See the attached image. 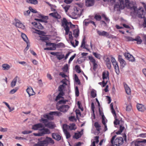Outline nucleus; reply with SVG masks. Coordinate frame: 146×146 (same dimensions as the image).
Listing matches in <instances>:
<instances>
[{"label":"nucleus","mask_w":146,"mask_h":146,"mask_svg":"<svg viewBox=\"0 0 146 146\" xmlns=\"http://www.w3.org/2000/svg\"><path fill=\"white\" fill-rule=\"evenodd\" d=\"M118 60L120 64L121 67L123 68L126 64V62L122 58L121 56L119 55L118 56Z\"/></svg>","instance_id":"obj_14"},{"label":"nucleus","mask_w":146,"mask_h":146,"mask_svg":"<svg viewBox=\"0 0 146 146\" xmlns=\"http://www.w3.org/2000/svg\"><path fill=\"white\" fill-rule=\"evenodd\" d=\"M79 30L78 29H75L74 30L73 34L74 37H77L79 36Z\"/></svg>","instance_id":"obj_35"},{"label":"nucleus","mask_w":146,"mask_h":146,"mask_svg":"<svg viewBox=\"0 0 146 146\" xmlns=\"http://www.w3.org/2000/svg\"><path fill=\"white\" fill-rule=\"evenodd\" d=\"M74 80L75 82H77L78 84H80V80L76 74L74 75Z\"/></svg>","instance_id":"obj_47"},{"label":"nucleus","mask_w":146,"mask_h":146,"mask_svg":"<svg viewBox=\"0 0 146 146\" xmlns=\"http://www.w3.org/2000/svg\"><path fill=\"white\" fill-rule=\"evenodd\" d=\"M75 68L76 70V72L78 73H80L81 72V70L80 67L78 65H76L75 66Z\"/></svg>","instance_id":"obj_49"},{"label":"nucleus","mask_w":146,"mask_h":146,"mask_svg":"<svg viewBox=\"0 0 146 146\" xmlns=\"http://www.w3.org/2000/svg\"><path fill=\"white\" fill-rule=\"evenodd\" d=\"M66 135V138L67 139L69 138L70 137L71 135L69 132L67 131H66L65 132H64Z\"/></svg>","instance_id":"obj_51"},{"label":"nucleus","mask_w":146,"mask_h":146,"mask_svg":"<svg viewBox=\"0 0 146 146\" xmlns=\"http://www.w3.org/2000/svg\"><path fill=\"white\" fill-rule=\"evenodd\" d=\"M39 121L40 122H42V123H44V126H45V124H46L48 122V120L47 119H45L43 118H42L40 119Z\"/></svg>","instance_id":"obj_42"},{"label":"nucleus","mask_w":146,"mask_h":146,"mask_svg":"<svg viewBox=\"0 0 146 146\" xmlns=\"http://www.w3.org/2000/svg\"><path fill=\"white\" fill-rule=\"evenodd\" d=\"M45 126L50 129H53L55 127V126L53 122L50 121L48 122L46 124H45Z\"/></svg>","instance_id":"obj_24"},{"label":"nucleus","mask_w":146,"mask_h":146,"mask_svg":"<svg viewBox=\"0 0 146 146\" xmlns=\"http://www.w3.org/2000/svg\"><path fill=\"white\" fill-rule=\"evenodd\" d=\"M32 23L35 27L38 29H42L44 28L41 24L39 23L35 22Z\"/></svg>","instance_id":"obj_20"},{"label":"nucleus","mask_w":146,"mask_h":146,"mask_svg":"<svg viewBox=\"0 0 146 146\" xmlns=\"http://www.w3.org/2000/svg\"><path fill=\"white\" fill-rule=\"evenodd\" d=\"M69 128L71 130H75L77 128L75 124L74 123H70L69 125Z\"/></svg>","instance_id":"obj_33"},{"label":"nucleus","mask_w":146,"mask_h":146,"mask_svg":"<svg viewBox=\"0 0 146 146\" xmlns=\"http://www.w3.org/2000/svg\"><path fill=\"white\" fill-rule=\"evenodd\" d=\"M138 137L141 138H145L146 137V133H142L139 135Z\"/></svg>","instance_id":"obj_64"},{"label":"nucleus","mask_w":146,"mask_h":146,"mask_svg":"<svg viewBox=\"0 0 146 146\" xmlns=\"http://www.w3.org/2000/svg\"><path fill=\"white\" fill-rule=\"evenodd\" d=\"M105 119V117L104 115H102V122L104 125L106 124Z\"/></svg>","instance_id":"obj_62"},{"label":"nucleus","mask_w":146,"mask_h":146,"mask_svg":"<svg viewBox=\"0 0 146 146\" xmlns=\"http://www.w3.org/2000/svg\"><path fill=\"white\" fill-rule=\"evenodd\" d=\"M15 25L17 27L23 29H24L25 28V26L21 23L20 21L17 22L16 23Z\"/></svg>","instance_id":"obj_29"},{"label":"nucleus","mask_w":146,"mask_h":146,"mask_svg":"<svg viewBox=\"0 0 146 146\" xmlns=\"http://www.w3.org/2000/svg\"><path fill=\"white\" fill-rule=\"evenodd\" d=\"M76 54H74L73 56H72L71 57H70L69 61L68 63H69L73 60V59L76 56Z\"/></svg>","instance_id":"obj_63"},{"label":"nucleus","mask_w":146,"mask_h":146,"mask_svg":"<svg viewBox=\"0 0 146 146\" xmlns=\"http://www.w3.org/2000/svg\"><path fill=\"white\" fill-rule=\"evenodd\" d=\"M94 18L97 21H100L102 19V17L100 15H95Z\"/></svg>","instance_id":"obj_53"},{"label":"nucleus","mask_w":146,"mask_h":146,"mask_svg":"<svg viewBox=\"0 0 146 146\" xmlns=\"http://www.w3.org/2000/svg\"><path fill=\"white\" fill-rule=\"evenodd\" d=\"M146 143V139H143L142 141H137L135 142V146H144V144Z\"/></svg>","instance_id":"obj_16"},{"label":"nucleus","mask_w":146,"mask_h":146,"mask_svg":"<svg viewBox=\"0 0 146 146\" xmlns=\"http://www.w3.org/2000/svg\"><path fill=\"white\" fill-rule=\"evenodd\" d=\"M49 41L48 40V41L46 42V45L47 46H51L50 47L51 48H53L54 47L55 48V50L56 48V45L55 43H51L49 42Z\"/></svg>","instance_id":"obj_31"},{"label":"nucleus","mask_w":146,"mask_h":146,"mask_svg":"<svg viewBox=\"0 0 146 146\" xmlns=\"http://www.w3.org/2000/svg\"><path fill=\"white\" fill-rule=\"evenodd\" d=\"M137 110L139 111H143L145 110V108L142 104H138L137 105Z\"/></svg>","instance_id":"obj_26"},{"label":"nucleus","mask_w":146,"mask_h":146,"mask_svg":"<svg viewBox=\"0 0 146 146\" xmlns=\"http://www.w3.org/2000/svg\"><path fill=\"white\" fill-rule=\"evenodd\" d=\"M125 2L126 7L131 11V15L133 14L139 18L144 17V11L143 8L140 7L137 9L136 4L133 2H130L129 0H125Z\"/></svg>","instance_id":"obj_1"},{"label":"nucleus","mask_w":146,"mask_h":146,"mask_svg":"<svg viewBox=\"0 0 146 146\" xmlns=\"http://www.w3.org/2000/svg\"><path fill=\"white\" fill-rule=\"evenodd\" d=\"M85 2V5L87 7H91L94 5L95 0H86Z\"/></svg>","instance_id":"obj_18"},{"label":"nucleus","mask_w":146,"mask_h":146,"mask_svg":"<svg viewBox=\"0 0 146 146\" xmlns=\"http://www.w3.org/2000/svg\"><path fill=\"white\" fill-rule=\"evenodd\" d=\"M115 118V120L114 121V124L115 125H117L118 124L120 125L121 123H124L123 121L121 120V119H120V120H119L118 119H117L116 118V116L114 117Z\"/></svg>","instance_id":"obj_28"},{"label":"nucleus","mask_w":146,"mask_h":146,"mask_svg":"<svg viewBox=\"0 0 146 146\" xmlns=\"http://www.w3.org/2000/svg\"><path fill=\"white\" fill-rule=\"evenodd\" d=\"M30 13V11L28 10L27 11H24L23 12L24 15L25 16H27L29 15Z\"/></svg>","instance_id":"obj_59"},{"label":"nucleus","mask_w":146,"mask_h":146,"mask_svg":"<svg viewBox=\"0 0 146 146\" xmlns=\"http://www.w3.org/2000/svg\"><path fill=\"white\" fill-rule=\"evenodd\" d=\"M68 66L67 64L65 65L64 67L62 68V70L64 72H67L68 69Z\"/></svg>","instance_id":"obj_54"},{"label":"nucleus","mask_w":146,"mask_h":146,"mask_svg":"<svg viewBox=\"0 0 146 146\" xmlns=\"http://www.w3.org/2000/svg\"><path fill=\"white\" fill-rule=\"evenodd\" d=\"M26 1L28 3L34 5L37 4L38 3V1L37 0H27Z\"/></svg>","instance_id":"obj_38"},{"label":"nucleus","mask_w":146,"mask_h":146,"mask_svg":"<svg viewBox=\"0 0 146 146\" xmlns=\"http://www.w3.org/2000/svg\"><path fill=\"white\" fill-rule=\"evenodd\" d=\"M64 94V93L63 92H59L56 98L55 99L56 101H57L59 100L61 98H63L62 96H63Z\"/></svg>","instance_id":"obj_36"},{"label":"nucleus","mask_w":146,"mask_h":146,"mask_svg":"<svg viewBox=\"0 0 146 146\" xmlns=\"http://www.w3.org/2000/svg\"><path fill=\"white\" fill-rule=\"evenodd\" d=\"M125 57L127 58L128 60L129 61L132 62H134L135 61V58L133 56L128 53H125L124 54Z\"/></svg>","instance_id":"obj_13"},{"label":"nucleus","mask_w":146,"mask_h":146,"mask_svg":"<svg viewBox=\"0 0 146 146\" xmlns=\"http://www.w3.org/2000/svg\"><path fill=\"white\" fill-rule=\"evenodd\" d=\"M124 87L126 93L128 95H130L131 94V90L130 88L126 84H124Z\"/></svg>","instance_id":"obj_30"},{"label":"nucleus","mask_w":146,"mask_h":146,"mask_svg":"<svg viewBox=\"0 0 146 146\" xmlns=\"http://www.w3.org/2000/svg\"><path fill=\"white\" fill-rule=\"evenodd\" d=\"M40 39L42 41L46 43V42L48 41V40H49L48 38L45 37H41Z\"/></svg>","instance_id":"obj_48"},{"label":"nucleus","mask_w":146,"mask_h":146,"mask_svg":"<svg viewBox=\"0 0 146 146\" xmlns=\"http://www.w3.org/2000/svg\"><path fill=\"white\" fill-rule=\"evenodd\" d=\"M74 11L72 13V15L74 18L76 19L80 16L82 12V10L79 8L76 7L74 8Z\"/></svg>","instance_id":"obj_6"},{"label":"nucleus","mask_w":146,"mask_h":146,"mask_svg":"<svg viewBox=\"0 0 146 146\" xmlns=\"http://www.w3.org/2000/svg\"><path fill=\"white\" fill-rule=\"evenodd\" d=\"M21 37L26 42H28V39L27 36L24 33H22L21 34Z\"/></svg>","instance_id":"obj_43"},{"label":"nucleus","mask_w":146,"mask_h":146,"mask_svg":"<svg viewBox=\"0 0 146 146\" xmlns=\"http://www.w3.org/2000/svg\"><path fill=\"white\" fill-rule=\"evenodd\" d=\"M93 55L95 56V57L97 58L100 59L101 56L100 54L96 52H92Z\"/></svg>","instance_id":"obj_41"},{"label":"nucleus","mask_w":146,"mask_h":146,"mask_svg":"<svg viewBox=\"0 0 146 146\" xmlns=\"http://www.w3.org/2000/svg\"><path fill=\"white\" fill-rule=\"evenodd\" d=\"M75 92L76 96L77 97L79 95V92L77 86H76L75 87Z\"/></svg>","instance_id":"obj_50"},{"label":"nucleus","mask_w":146,"mask_h":146,"mask_svg":"<svg viewBox=\"0 0 146 146\" xmlns=\"http://www.w3.org/2000/svg\"><path fill=\"white\" fill-rule=\"evenodd\" d=\"M41 18L42 19H35V20L36 21H38L41 22H44L45 23H47V20L48 19V16H44L42 15H41Z\"/></svg>","instance_id":"obj_23"},{"label":"nucleus","mask_w":146,"mask_h":146,"mask_svg":"<svg viewBox=\"0 0 146 146\" xmlns=\"http://www.w3.org/2000/svg\"><path fill=\"white\" fill-rule=\"evenodd\" d=\"M69 128V126L67 125L66 124H64L63 125L62 128L63 129V132H65L67 131V129Z\"/></svg>","instance_id":"obj_45"},{"label":"nucleus","mask_w":146,"mask_h":146,"mask_svg":"<svg viewBox=\"0 0 146 146\" xmlns=\"http://www.w3.org/2000/svg\"><path fill=\"white\" fill-rule=\"evenodd\" d=\"M45 146H47L49 144L53 145L54 143V141L50 137H46L45 139L42 141Z\"/></svg>","instance_id":"obj_8"},{"label":"nucleus","mask_w":146,"mask_h":146,"mask_svg":"<svg viewBox=\"0 0 146 146\" xmlns=\"http://www.w3.org/2000/svg\"><path fill=\"white\" fill-rule=\"evenodd\" d=\"M116 137V136L115 135L112 137L111 141V142L112 144L114 143L116 146H119L123 143V139L122 137H119L115 140L114 142V140Z\"/></svg>","instance_id":"obj_2"},{"label":"nucleus","mask_w":146,"mask_h":146,"mask_svg":"<svg viewBox=\"0 0 146 146\" xmlns=\"http://www.w3.org/2000/svg\"><path fill=\"white\" fill-rule=\"evenodd\" d=\"M97 33L99 36H105L109 38H111V35H110L109 33L105 31H101L99 30H97Z\"/></svg>","instance_id":"obj_11"},{"label":"nucleus","mask_w":146,"mask_h":146,"mask_svg":"<svg viewBox=\"0 0 146 146\" xmlns=\"http://www.w3.org/2000/svg\"><path fill=\"white\" fill-rule=\"evenodd\" d=\"M2 69L3 70L7 71L9 70L11 66L5 63L2 64L1 66Z\"/></svg>","instance_id":"obj_25"},{"label":"nucleus","mask_w":146,"mask_h":146,"mask_svg":"<svg viewBox=\"0 0 146 146\" xmlns=\"http://www.w3.org/2000/svg\"><path fill=\"white\" fill-rule=\"evenodd\" d=\"M124 7V5L121 4L119 2L116 3L114 6V9L117 11H119L121 9H123Z\"/></svg>","instance_id":"obj_12"},{"label":"nucleus","mask_w":146,"mask_h":146,"mask_svg":"<svg viewBox=\"0 0 146 146\" xmlns=\"http://www.w3.org/2000/svg\"><path fill=\"white\" fill-rule=\"evenodd\" d=\"M86 39L85 38H84L82 40L81 43V45L80 47H83V48L85 49L88 51H89V49L87 48V47L85 46L86 42H85Z\"/></svg>","instance_id":"obj_32"},{"label":"nucleus","mask_w":146,"mask_h":146,"mask_svg":"<svg viewBox=\"0 0 146 146\" xmlns=\"http://www.w3.org/2000/svg\"><path fill=\"white\" fill-rule=\"evenodd\" d=\"M26 91L29 96L33 95L35 94L32 88L31 87H28L26 90Z\"/></svg>","instance_id":"obj_19"},{"label":"nucleus","mask_w":146,"mask_h":146,"mask_svg":"<svg viewBox=\"0 0 146 146\" xmlns=\"http://www.w3.org/2000/svg\"><path fill=\"white\" fill-rule=\"evenodd\" d=\"M132 109V106L131 104L127 105L126 107V110L127 111H130Z\"/></svg>","instance_id":"obj_55"},{"label":"nucleus","mask_w":146,"mask_h":146,"mask_svg":"<svg viewBox=\"0 0 146 146\" xmlns=\"http://www.w3.org/2000/svg\"><path fill=\"white\" fill-rule=\"evenodd\" d=\"M106 65L108 68L110 69L111 68V64L110 61L106 62Z\"/></svg>","instance_id":"obj_60"},{"label":"nucleus","mask_w":146,"mask_h":146,"mask_svg":"<svg viewBox=\"0 0 146 146\" xmlns=\"http://www.w3.org/2000/svg\"><path fill=\"white\" fill-rule=\"evenodd\" d=\"M42 128V129H39L40 132L38 133H34L33 135L35 136H42L45 134H48L50 133V131L48 129L45 128L44 127Z\"/></svg>","instance_id":"obj_3"},{"label":"nucleus","mask_w":146,"mask_h":146,"mask_svg":"<svg viewBox=\"0 0 146 146\" xmlns=\"http://www.w3.org/2000/svg\"><path fill=\"white\" fill-rule=\"evenodd\" d=\"M65 86L63 85H60L58 87V90L60 92H63H63V90Z\"/></svg>","instance_id":"obj_40"},{"label":"nucleus","mask_w":146,"mask_h":146,"mask_svg":"<svg viewBox=\"0 0 146 146\" xmlns=\"http://www.w3.org/2000/svg\"><path fill=\"white\" fill-rule=\"evenodd\" d=\"M18 77L17 76L15 77L14 79L13 80V81L11 82V86L12 87H13L15 86L16 85V83L17 81V78Z\"/></svg>","instance_id":"obj_37"},{"label":"nucleus","mask_w":146,"mask_h":146,"mask_svg":"<svg viewBox=\"0 0 146 146\" xmlns=\"http://www.w3.org/2000/svg\"><path fill=\"white\" fill-rule=\"evenodd\" d=\"M49 114L51 115H54L58 116H60L62 114L61 112L57 111H51L49 113Z\"/></svg>","instance_id":"obj_27"},{"label":"nucleus","mask_w":146,"mask_h":146,"mask_svg":"<svg viewBox=\"0 0 146 146\" xmlns=\"http://www.w3.org/2000/svg\"><path fill=\"white\" fill-rule=\"evenodd\" d=\"M104 2H107L111 3V5H113L115 3V0H103Z\"/></svg>","instance_id":"obj_52"},{"label":"nucleus","mask_w":146,"mask_h":146,"mask_svg":"<svg viewBox=\"0 0 146 146\" xmlns=\"http://www.w3.org/2000/svg\"><path fill=\"white\" fill-rule=\"evenodd\" d=\"M91 96L93 98H95L96 96V94L94 90H92L91 91Z\"/></svg>","instance_id":"obj_57"},{"label":"nucleus","mask_w":146,"mask_h":146,"mask_svg":"<svg viewBox=\"0 0 146 146\" xmlns=\"http://www.w3.org/2000/svg\"><path fill=\"white\" fill-rule=\"evenodd\" d=\"M61 23L62 25L64 27V30L65 31L66 35H68V34L70 30V28L69 27V22H68L66 19L65 18H63L62 20Z\"/></svg>","instance_id":"obj_4"},{"label":"nucleus","mask_w":146,"mask_h":146,"mask_svg":"<svg viewBox=\"0 0 146 146\" xmlns=\"http://www.w3.org/2000/svg\"><path fill=\"white\" fill-rule=\"evenodd\" d=\"M70 6L66 5L65 6H63V8L64 9L66 13L67 12L68 10L69 9Z\"/></svg>","instance_id":"obj_56"},{"label":"nucleus","mask_w":146,"mask_h":146,"mask_svg":"<svg viewBox=\"0 0 146 146\" xmlns=\"http://www.w3.org/2000/svg\"><path fill=\"white\" fill-rule=\"evenodd\" d=\"M102 16L103 18L105 20L106 22H109V21L110 20H109L108 18L106 17L105 15L104 14H103L102 15Z\"/></svg>","instance_id":"obj_61"},{"label":"nucleus","mask_w":146,"mask_h":146,"mask_svg":"<svg viewBox=\"0 0 146 146\" xmlns=\"http://www.w3.org/2000/svg\"><path fill=\"white\" fill-rule=\"evenodd\" d=\"M102 76L103 80L107 81L109 80V72L108 71H104L103 72Z\"/></svg>","instance_id":"obj_15"},{"label":"nucleus","mask_w":146,"mask_h":146,"mask_svg":"<svg viewBox=\"0 0 146 146\" xmlns=\"http://www.w3.org/2000/svg\"><path fill=\"white\" fill-rule=\"evenodd\" d=\"M50 54L53 56H56V58L59 60H60L64 57V55L61 52H51Z\"/></svg>","instance_id":"obj_10"},{"label":"nucleus","mask_w":146,"mask_h":146,"mask_svg":"<svg viewBox=\"0 0 146 146\" xmlns=\"http://www.w3.org/2000/svg\"><path fill=\"white\" fill-rule=\"evenodd\" d=\"M88 57L89 60L93 64V69L95 71L98 66L97 62H96L95 59L92 56H88Z\"/></svg>","instance_id":"obj_9"},{"label":"nucleus","mask_w":146,"mask_h":146,"mask_svg":"<svg viewBox=\"0 0 146 146\" xmlns=\"http://www.w3.org/2000/svg\"><path fill=\"white\" fill-rule=\"evenodd\" d=\"M43 127V125L40 123L33 125L32 129L34 130H38L40 128Z\"/></svg>","instance_id":"obj_17"},{"label":"nucleus","mask_w":146,"mask_h":146,"mask_svg":"<svg viewBox=\"0 0 146 146\" xmlns=\"http://www.w3.org/2000/svg\"><path fill=\"white\" fill-rule=\"evenodd\" d=\"M49 15L56 19H59L61 18L60 15L57 12L52 13L49 14Z\"/></svg>","instance_id":"obj_22"},{"label":"nucleus","mask_w":146,"mask_h":146,"mask_svg":"<svg viewBox=\"0 0 146 146\" xmlns=\"http://www.w3.org/2000/svg\"><path fill=\"white\" fill-rule=\"evenodd\" d=\"M52 137L53 139L57 141L60 140L61 139V136L57 133H52Z\"/></svg>","instance_id":"obj_21"},{"label":"nucleus","mask_w":146,"mask_h":146,"mask_svg":"<svg viewBox=\"0 0 146 146\" xmlns=\"http://www.w3.org/2000/svg\"><path fill=\"white\" fill-rule=\"evenodd\" d=\"M81 136V134L80 132L78 133H75L74 136V137L77 139L80 138Z\"/></svg>","instance_id":"obj_46"},{"label":"nucleus","mask_w":146,"mask_h":146,"mask_svg":"<svg viewBox=\"0 0 146 146\" xmlns=\"http://www.w3.org/2000/svg\"><path fill=\"white\" fill-rule=\"evenodd\" d=\"M94 126L95 127L96 130L98 131H100V129L101 126L98 122H95L94 124Z\"/></svg>","instance_id":"obj_39"},{"label":"nucleus","mask_w":146,"mask_h":146,"mask_svg":"<svg viewBox=\"0 0 146 146\" xmlns=\"http://www.w3.org/2000/svg\"><path fill=\"white\" fill-rule=\"evenodd\" d=\"M69 107V106L68 105H60V106L56 105L57 109L63 112H66Z\"/></svg>","instance_id":"obj_7"},{"label":"nucleus","mask_w":146,"mask_h":146,"mask_svg":"<svg viewBox=\"0 0 146 146\" xmlns=\"http://www.w3.org/2000/svg\"><path fill=\"white\" fill-rule=\"evenodd\" d=\"M133 41H136L137 42V44H140L142 41L140 37L139 36H137L135 39H133Z\"/></svg>","instance_id":"obj_34"},{"label":"nucleus","mask_w":146,"mask_h":146,"mask_svg":"<svg viewBox=\"0 0 146 146\" xmlns=\"http://www.w3.org/2000/svg\"><path fill=\"white\" fill-rule=\"evenodd\" d=\"M68 101L67 100H61L59 101L58 103L60 104H65Z\"/></svg>","instance_id":"obj_58"},{"label":"nucleus","mask_w":146,"mask_h":146,"mask_svg":"<svg viewBox=\"0 0 146 146\" xmlns=\"http://www.w3.org/2000/svg\"><path fill=\"white\" fill-rule=\"evenodd\" d=\"M110 60L115 69V72L117 75L119 74L120 73V71L118 63L115 58L112 56H111Z\"/></svg>","instance_id":"obj_5"},{"label":"nucleus","mask_w":146,"mask_h":146,"mask_svg":"<svg viewBox=\"0 0 146 146\" xmlns=\"http://www.w3.org/2000/svg\"><path fill=\"white\" fill-rule=\"evenodd\" d=\"M33 146H45L42 141H38L37 143L34 144Z\"/></svg>","instance_id":"obj_44"}]
</instances>
